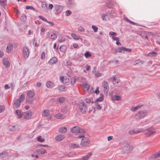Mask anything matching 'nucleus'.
I'll return each mask as SVG.
<instances>
[{"label":"nucleus","instance_id":"obj_41","mask_svg":"<svg viewBox=\"0 0 160 160\" xmlns=\"http://www.w3.org/2000/svg\"><path fill=\"white\" fill-rule=\"evenodd\" d=\"M68 110L69 109L68 107L67 106H65L62 108V112L63 113H65L68 112Z\"/></svg>","mask_w":160,"mask_h":160},{"label":"nucleus","instance_id":"obj_19","mask_svg":"<svg viewBox=\"0 0 160 160\" xmlns=\"http://www.w3.org/2000/svg\"><path fill=\"white\" fill-rule=\"evenodd\" d=\"M71 35L75 40H80L81 41H82V38H81L79 36H78L75 33H71Z\"/></svg>","mask_w":160,"mask_h":160},{"label":"nucleus","instance_id":"obj_52","mask_svg":"<svg viewBox=\"0 0 160 160\" xmlns=\"http://www.w3.org/2000/svg\"><path fill=\"white\" fill-rule=\"evenodd\" d=\"M5 110V107L4 106L0 105V113L3 112Z\"/></svg>","mask_w":160,"mask_h":160},{"label":"nucleus","instance_id":"obj_35","mask_svg":"<svg viewBox=\"0 0 160 160\" xmlns=\"http://www.w3.org/2000/svg\"><path fill=\"white\" fill-rule=\"evenodd\" d=\"M46 152V151L43 148L37 150V152L39 154H44Z\"/></svg>","mask_w":160,"mask_h":160},{"label":"nucleus","instance_id":"obj_31","mask_svg":"<svg viewBox=\"0 0 160 160\" xmlns=\"http://www.w3.org/2000/svg\"><path fill=\"white\" fill-rule=\"evenodd\" d=\"M111 99L112 101H119L121 99V97L119 96L115 95L112 97Z\"/></svg>","mask_w":160,"mask_h":160},{"label":"nucleus","instance_id":"obj_18","mask_svg":"<svg viewBox=\"0 0 160 160\" xmlns=\"http://www.w3.org/2000/svg\"><path fill=\"white\" fill-rule=\"evenodd\" d=\"M13 46L12 45L11 43L8 44L6 52L8 53L11 52L12 51Z\"/></svg>","mask_w":160,"mask_h":160},{"label":"nucleus","instance_id":"obj_56","mask_svg":"<svg viewBox=\"0 0 160 160\" xmlns=\"http://www.w3.org/2000/svg\"><path fill=\"white\" fill-rule=\"evenodd\" d=\"M38 17L40 19H42V21L46 22H47V19L43 17L42 16H39Z\"/></svg>","mask_w":160,"mask_h":160},{"label":"nucleus","instance_id":"obj_47","mask_svg":"<svg viewBox=\"0 0 160 160\" xmlns=\"http://www.w3.org/2000/svg\"><path fill=\"white\" fill-rule=\"evenodd\" d=\"M84 55L86 58H88L91 56V54L89 52H87L84 53Z\"/></svg>","mask_w":160,"mask_h":160},{"label":"nucleus","instance_id":"obj_60","mask_svg":"<svg viewBox=\"0 0 160 160\" xmlns=\"http://www.w3.org/2000/svg\"><path fill=\"white\" fill-rule=\"evenodd\" d=\"M95 76L96 78L98 77L101 76V74L99 72H97L95 74Z\"/></svg>","mask_w":160,"mask_h":160},{"label":"nucleus","instance_id":"obj_40","mask_svg":"<svg viewBox=\"0 0 160 160\" xmlns=\"http://www.w3.org/2000/svg\"><path fill=\"white\" fill-rule=\"evenodd\" d=\"M157 55V53L156 52H150L148 53V56L150 57H154Z\"/></svg>","mask_w":160,"mask_h":160},{"label":"nucleus","instance_id":"obj_13","mask_svg":"<svg viewBox=\"0 0 160 160\" xmlns=\"http://www.w3.org/2000/svg\"><path fill=\"white\" fill-rule=\"evenodd\" d=\"M123 148V150L125 152L128 153L129 152V144L127 143H124L123 146H122Z\"/></svg>","mask_w":160,"mask_h":160},{"label":"nucleus","instance_id":"obj_37","mask_svg":"<svg viewBox=\"0 0 160 160\" xmlns=\"http://www.w3.org/2000/svg\"><path fill=\"white\" fill-rule=\"evenodd\" d=\"M82 86L84 90L86 91H87L89 88V85L86 83H83L82 84Z\"/></svg>","mask_w":160,"mask_h":160},{"label":"nucleus","instance_id":"obj_3","mask_svg":"<svg viewBox=\"0 0 160 160\" xmlns=\"http://www.w3.org/2000/svg\"><path fill=\"white\" fill-rule=\"evenodd\" d=\"M25 98V96L23 94H21L19 98L16 99L14 101V104L15 107L19 108L21 105V102H23Z\"/></svg>","mask_w":160,"mask_h":160},{"label":"nucleus","instance_id":"obj_11","mask_svg":"<svg viewBox=\"0 0 160 160\" xmlns=\"http://www.w3.org/2000/svg\"><path fill=\"white\" fill-rule=\"evenodd\" d=\"M2 63L7 68H8L10 66V63L8 58H3L2 59Z\"/></svg>","mask_w":160,"mask_h":160},{"label":"nucleus","instance_id":"obj_9","mask_svg":"<svg viewBox=\"0 0 160 160\" xmlns=\"http://www.w3.org/2000/svg\"><path fill=\"white\" fill-rule=\"evenodd\" d=\"M54 8H55V13L56 14L61 13L63 9L62 7L58 5H55Z\"/></svg>","mask_w":160,"mask_h":160},{"label":"nucleus","instance_id":"obj_46","mask_svg":"<svg viewBox=\"0 0 160 160\" xmlns=\"http://www.w3.org/2000/svg\"><path fill=\"white\" fill-rule=\"evenodd\" d=\"M21 19L22 21L24 22L27 19V17L26 15L24 14H22L21 17Z\"/></svg>","mask_w":160,"mask_h":160},{"label":"nucleus","instance_id":"obj_36","mask_svg":"<svg viewBox=\"0 0 160 160\" xmlns=\"http://www.w3.org/2000/svg\"><path fill=\"white\" fill-rule=\"evenodd\" d=\"M58 89L60 91H66L67 89V88L64 85H61L59 86Z\"/></svg>","mask_w":160,"mask_h":160},{"label":"nucleus","instance_id":"obj_24","mask_svg":"<svg viewBox=\"0 0 160 160\" xmlns=\"http://www.w3.org/2000/svg\"><path fill=\"white\" fill-rule=\"evenodd\" d=\"M46 85L47 88H52L54 86V84L52 82L50 81H48L46 82Z\"/></svg>","mask_w":160,"mask_h":160},{"label":"nucleus","instance_id":"obj_29","mask_svg":"<svg viewBox=\"0 0 160 160\" xmlns=\"http://www.w3.org/2000/svg\"><path fill=\"white\" fill-rule=\"evenodd\" d=\"M15 113L18 116V118H21L22 116V112L20 110H16Z\"/></svg>","mask_w":160,"mask_h":160},{"label":"nucleus","instance_id":"obj_49","mask_svg":"<svg viewBox=\"0 0 160 160\" xmlns=\"http://www.w3.org/2000/svg\"><path fill=\"white\" fill-rule=\"evenodd\" d=\"M26 8L27 10L31 9V10H32L33 11L35 10V9L32 6H26Z\"/></svg>","mask_w":160,"mask_h":160},{"label":"nucleus","instance_id":"obj_34","mask_svg":"<svg viewBox=\"0 0 160 160\" xmlns=\"http://www.w3.org/2000/svg\"><path fill=\"white\" fill-rule=\"evenodd\" d=\"M41 6L44 10L46 11L48 10L47 4L46 2H42Z\"/></svg>","mask_w":160,"mask_h":160},{"label":"nucleus","instance_id":"obj_32","mask_svg":"<svg viewBox=\"0 0 160 160\" xmlns=\"http://www.w3.org/2000/svg\"><path fill=\"white\" fill-rule=\"evenodd\" d=\"M115 3L113 2L111 0L109 1V2L107 3V5L108 8H112V6L114 5Z\"/></svg>","mask_w":160,"mask_h":160},{"label":"nucleus","instance_id":"obj_25","mask_svg":"<svg viewBox=\"0 0 160 160\" xmlns=\"http://www.w3.org/2000/svg\"><path fill=\"white\" fill-rule=\"evenodd\" d=\"M49 114V111L48 109H45L42 112V116L44 117H47Z\"/></svg>","mask_w":160,"mask_h":160},{"label":"nucleus","instance_id":"obj_51","mask_svg":"<svg viewBox=\"0 0 160 160\" xmlns=\"http://www.w3.org/2000/svg\"><path fill=\"white\" fill-rule=\"evenodd\" d=\"M142 64V61L140 60H138L135 61L134 62V65H135L138 64Z\"/></svg>","mask_w":160,"mask_h":160},{"label":"nucleus","instance_id":"obj_2","mask_svg":"<svg viewBox=\"0 0 160 160\" xmlns=\"http://www.w3.org/2000/svg\"><path fill=\"white\" fill-rule=\"evenodd\" d=\"M70 131L72 133H79L80 134L83 135L85 133V131L82 128H81L78 126H74L70 129Z\"/></svg>","mask_w":160,"mask_h":160},{"label":"nucleus","instance_id":"obj_45","mask_svg":"<svg viewBox=\"0 0 160 160\" xmlns=\"http://www.w3.org/2000/svg\"><path fill=\"white\" fill-rule=\"evenodd\" d=\"M70 147L72 148H75L79 147V146L78 144L72 143L71 144Z\"/></svg>","mask_w":160,"mask_h":160},{"label":"nucleus","instance_id":"obj_10","mask_svg":"<svg viewBox=\"0 0 160 160\" xmlns=\"http://www.w3.org/2000/svg\"><path fill=\"white\" fill-rule=\"evenodd\" d=\"M60 79L62 82L64 84L68 85L69 83V79L67 77H60Z\"/></svg>","mask_w":160,"mask_h":160},{"label":"nucleus","instance_id":"obj_43","mask_svg":"<svg viewBox=\"0 0 160 160\" xmlns=\"http://www.w3.org/2000/svg\"><path fill=\"white\" fill-rule=\"evenodd\" d=\"M124 19L125 21L128 22L131 24H132L134 25H136V23L131 21L130 20L128 19L127 17H124Z\"/></svg>","mask_w":160,"mask_h":160},{"label":"nucleus","instance_id":"obj_7","mask_svg":"<svg viewBox=\"0 0 160 160\" xmlns=\"http://www.w3.org/2000/svg\"><path fill=\"white\" fill-rule=\"evenodd\" d=\"M149 158L151 160H160V151L152 155Z\"/></svg>","mask_w":160,"mask_h":160},{"label":"nucleus","instance_id":"obj_5","mask_svg":"<svg viewBox=\"0 0 160 160\" xmlns=\"http://www.w3.org/2000/svg\"><path fill=\"white\" fill-rule=\"evenodd\" d=\"M156 132V130L154 128H151L146 129L145 131V135L147 137H149Z\"/></svg>","mask_w":160,"mask_h":160},{"label":"nucleus","instance_id":"obj_20","mask_svg":"<svg viewBox=\"0 0 160 160\" xmlns=\"http://www.w3.org/2000/svg\"><path fill=\"white\" fill-rule=\"evenodd\" d=\"M65 138V136L63 135L59 134L55 138L56 141H59L62 140Z\"/></svg>","mask_w":160,"mask_h":160},{"label":"nucleus","instance_id":"obj_58","mask_svg":"<svg viewBox=\"0 0 160 160\" xmlns=\"http://www.w3.org/2000/svg\"><path fill=\"white\" fill-rule=\"evenodd\" d=\"M76 81V79L74 78H73L71 79V82L72 84H74Z\"/></svg>","mask_w":160,"mask_h":160},{"label":"nucleus","instance_id":"obj_59","mask_svg":"<svg viewBox=\"0 0 160 160\" xmlns=\"http://www.w3.org/2000/svg\"><path fill=\"white\" fill-rule=\"evenodd\" d=\"M129 133L130 134L132 135L134 134H136L135 133V130H131L129 132Z\"/></svg>","mask_w":160,"mask_h":160},{"label":"nucleus","instance_id":"obj_63","mask_svg":"<svg viewBox=\"0 0 160 160\" xmlns=\"http://www.w3.org/2000/svg\"><path fill=\"white\" fill-rule=\"evenodd\" d=\"M71 13V12L69 10H67L66 12V15L67 16L70 15Z\"/></svg>","mask_w":160,"mask_h":160},{"label":"nucleus","instance_id":"obj_28","mask_svg":"<svg viewBox=\"0 0 160 160\" xmlns=\"http://www.w3.org/2000/svg\"><path fill=\"white\" fill-rule=\"evenodd\" d=\"M141 106L138 105L135 107H132L130 109V110L132 112H135L136 111L139 109H140Z\"/></svg>","mask_w":160,"mask_h":160},{"label":"nucleus","instance_id":"obj_30","mask_svg":"<svg viewBox=\"0 0 160 160\" xmlns=\"http://www.w3.org/2000/svg\"><path fill=\"white\" fill-rule=\"evenodd\" d=\"M55 117L58 119H63L65 118V116L61 113H58L56 114Z\"/></svg>","mask_w":160,"mask_h":160},{"label":"nucleus","instance_id":"obj_12","mask_svg":"<svg viewBox=\"0 0 160 160\" xmlns=\"http://www.w3.org/2000/svg\"><path fill=\"white\" fill-rule=\"evenodd\" d=\"M8 128L9 130L11 132L17 131L19 129V126L18 125L9 126Z\"/></svg>","mask_w":160,"mask_h":160},{"label":"nucleus","instance_id":"obj_15","mask_svg":"<svg viewBox=\"0 0 160 160\" xmlns=\"http://www.w3.org/2000/svg\"><path fill=\"white\" fill-rule=\"evenodd\" d=\"M102 85L104 89V91L107 92L109 90V87L108 82L105 81L102 82Z\"/></svg>","mask_w":160,"mask_h":160},{"label":"nucleus","instance_id":"obj_14","mask_svg":"<svg viewBox=\"0 0 160 160\" xmlns=\"http://www.w3.org/2000/svg\"><path fill=\"white\" fill-rule=\"evenodd\" d=\"M120 50L119 52L120 53H123L124 52H131L132 49L130 48H126L123 47H121L119 48Z\"/></svg>","mask_w":160,"mask_h":160},{"label":"nucleus","instance_id":"obj_48","mask_svg":"<svg viewBox=\"0 0 160 160\" xmlns=\"http://www.w3.org/2000/svg\"><path fill=\"white\" fill-rule=\"evenodd\" d=\"M37 140L40 142H43L44 141L45 139L44 138H42L41 136H39L37 138Z\"/></svg>","mask_w":160,"mask_h":160},{"label":"nucleus","instance_id":"obj_57","mask_svg":"<svg viewBox=\"0 0 160 160\" xmlns=\"http://www.w3.org/2000/svg\"><path fill=\"white\" fill-rule=\"evenodd\" d=\"M96 107L97 109L98 110H100L101 109V107L99 104L96 103Z\"/></svg>","mask_w":160,"mask_h":160},{"label":"nucleus","instance_id":"obj_27","mask_svg":"<svg viewBox=\"0 0 160 160\" xmlns=\"http://www.w3.org/2000/svg\"><path fill=\"white\" fill-rule=\"evenodd\" d=\"M112 82L114 84H117L119 82V80L118 76L116 75L113 77Z\"/></svg>","mask_w":160,"mask_h":160},{"label":"nucleus","instance_id":"obj_64","mask_svg":"<svg viewBox=\"0 0 160 160\" xmlns=\"http://www.w3.org/2000/svg\"><path fill=\"white\" fill-rule=\"evenodd\" d=\"M85 101L87 103H89L91 102V100L89 98H86L85 100Z\"/></svg>","mask_w":160,"mask_h":160},{"label":"nucleus","instance_id":"obj_44","mask_svg":"<svg viewBox=\"0 0 160 160\" xmlns=\"http://www.w3.org/2000/svg\"><path fill=\"white\" fill-rule=\"evenodd\" d=\"M135 133L136 134L139 133L140 132H141L144 131L143 129L142 128L135 129Z\"/></svg>","mask_w":160,"mask_h":160},{"label":"nucleus","instance_id":"obj_6","mask_svg":"<svg viewBox=\"0 0 160 160\" xmlns=\"http://www.w3.org/2000/svg\"><path fill=\"white\" fill-rule=\"evenodd\" d=\"M79 108L82 113H85L88 109L87 106L83 101L79 103Z\"/></svg>","mask_w":160,"mask_h":160},{"label":"nucleus","instance_id":"obj_8","mask_svg":"<svg viewBox=\"0 0 160 160\" xmlns=\"http://www.w3.org/2000/svg\"><path fill=\"white\" fill-rule=\"evenodd\" d=\"M23 52L24 58L25 59H27L28 58L29 54V49L27 47L25 46L23 48Z\"/></svg>","mask_w":160,"mask_h":160},{"label":"nucleus","instance_id":"obj_62","mask_svg":"<svg viewBox=\"0 0 160 160\" xmlns=\"http://www.w3.org/2000/svg\"><path fill=\"white\" fill-rule=\"evenodd\" d=\"M45 52H42L41 54V59L42 60L44 59L45 58Z\"/></svg>","mask_w":160,"mask_h":160},{"label":"nucleus","instance_id":"obj_23","mask_svg":"<svg viewBox=\"0 0 160 160\" xmlns=\"http://www.w3.org/2000/svg\"><path fill=\"white\" fill-rule=\"evenodd\" d=\"M67 128L65 127H62L58 129V132L61 133H64L67 131Z\"/></svg>","mask_w":160,"mask_h":160},{"label":"nucleus","instance_id":"obj_42","mask_svg":"<svg viewBox=\"0 0 160 160\" xmlns=\"http://www.w3.org/2000/svg\"><path fill=\"white\" fill-rule=\"evenodd\" d=\"M58 100L59 103H62L65 101L66 98L63 97H61L58 98Z\"/></svg>","mask_w":160,"mask_h":160},{"label":"nucleus","instance_id":"obj_38","mask_svg":"<svg viewBox=\"0 0 160 160\" xmlns=\"http://www.w3.org/2000/svg\"><path fill=\"white\" fill-rule=\"evenodd\" d=\"M67 48L65 45H62L59 48L60 50L62 52H64L66 50Z\"/></svg>","mask_w":160,"mask_h":160},{"label":"nucleus","instance_id":"obj_16","mask_svg":"<svg viewBox=\"0 0 160 160\" xmlns=\"http://www.w3.org/2000/svg\"><path fill=\"white\" fill-rule=\"evenodd\" d=\"M92 155V152L88 153L86 155L82 157L80 159V160H88Z\"/></svg>","mask_w":160,"mask_h":160},{"label":"nucleus","instance_id":"obj_17","mask_svg":"<svg viewBox=\"0 0 160 160\" xmlns=\"http://www.w3.org/2000/svg\"><path fill=\"white\" fill-rule=\"evenodd\" d=\"M32 113L31 112L29 111L28 112H26L23 115V118L24 119L27 120L29 119L31 117Z\"/></svg>","mask_w":160,"mask_h":160},{"label":"nucleus","instance_id":"obj_39","mask_svg":"<svg viewBox=\"0 0 160 160\" xmlns=\"http://www.w3.org/2000/svg\"><path fill=\"white\" fill-rule=\"evenodd\" d=\"M103 97L104 96L103 95L101 94L100 95V96L98 98L96 101V102H101L103 100Z\"/></svg>","mask_w":160,"mask_h":160},{"label":"nucleus","instance_id":"obj_21","mask_svg":"<svg viewBox=\"0 0 160 160\" xmlns=\"http://www.w3.org/2000/svg\"><path fill=\"white\" fill-rule=\"evenodd\" d=\"M27 94L28 96L31 98H33L35 95L34 92L31 90H29L27 91Z\"/></svg>","mask_w":160,"mask_h":160},{"label":"nucleus","instance_id":"obj_22","mask_svg":"<svg viewBox=\"0 0 160 160\" xmlns=\"http://www.w3.org/2000/svg\"><path fill=\"white\" fill-rule=\"evenodd\" d=\"M57 61V58L55 57H53L49 60V63L50 64H53L56 63Z\"/></svg>","mask_w":160,"mask_h":160},{"label":"nucleus","instance_id":"obj_54","mask_svg":"<svg viewBox=\"0 0 160 160\" xmlns=\"http://www.w3.org/2000/svg\"><path fill=\"white\" fill-rule=\"evenodd\" d=\"M107 16V14H103L101 16V18L103 20H106V19L105 18Z\"/></svg>","mask_w":160,"mask_h":160},{"label":"nucleus","instance_id":"obj_4","mask_svg":"<svg viewBox=\"0 0 160 160\" xmlns=\"http://www.w3.org/2000/svg\"><path fill=\"white\" fill-rule=\"evenodd\" d=\"M78 138H82V139L81 142V145L83 147L88 146L89 143V140L88 138L85 137L83 135L79 136L78 137Z\"/></svg>","mask_w":160,"mask_h":160},{"label":"nucleus","instance_id":"obj_26","mask_svg":"<svg viewBox=\"0 0 160 160\" xmlns=\"http://www.w3.org/2000/svg\"><path fill=\"white\" fill-rule=\"evenodd\" d=\"M8 156V153L5 152H3L2 153H0V157L2 159H4L6 158Z\"/></svg>","mask_w":160,"mask_h":160},{"label":"nucleus","instance_id":"obj_55","mask_svg":"<svg viewBox=\"0 0 160 160\" xmlns=\"http://www.w3.org/2000/svg\"><path fill=\"white\" fill-rule=\"evenodd\" d=\"M78 30L79 31L81 32H84L85 31V30L84 28L81 27H80L78 28Z\"/></svg>","mask_w":160,"mask_h":160},{"label":"nucleus","instance_id":"obj_53","mask_svg":"<svg viewBox=\"0 0 160 160\" xmlns=\"http://www.w3.org/2000/svg\"><path fill=\"white\" fill-rule=\"evenodd\" d=\"M92 28L95 32H97L98 30V28L95 25L92 26Z\"/></svg>","mask_w":160,"mask_h":160},{"label":"nucleus","instance_id":"obj_33","mask_svg":"<svg viewBox=\"0 0 160 160\" xmlns=\"http://www.w3.org/2000/svg\"><path fill=\"white\" fill-rule=\"evenodd\" d=\"M49 37L52 39L55 40L57 38V36L54 33H51L49 34Z\"/></svg>","mask_w":160,"mask_h":160},{"label":"nucleus","instance_id":"obj_50","mask_svg":"<svg viewBox=\"0 0 160 160\" xmlns=\"http://www.w3.org/2000/svg\"><path fill=\"white\" fill-rule=\"evenodd\" d=\"M6 0H0V3L2 6H4L6 4Z\"/></svg>","mask_w":160,"mask_h":160},{"label":"nucleus","instance_id":"obj_61","mask_svg":"<svg viewBox=\"0 0 160 160\" xmlns=\"http://www.w3.org/2000/svg\"><path fill=\"white\" fill-rule=\"evenodd\" d=\"M109 35L110 36H114V35H116V33L113 32H110L109 33Z\"/></svg>","mask_w":160,"mask_h":160},{"label":"nucleus","instance_id":"obj_1","mask_svg":"<svg viewBox=\"0 0 160 160\" xmlns=\"http://www.w3.org/2000/svg\"><path fill=\"white\" fill-rule=\"evenodd\" d=\"M147 115V112L145 110H140L136 114L135 118L136 120H140L144 118Z\"/></svg>","mask_w":160,"mask_h":160}]
</instances>
